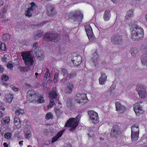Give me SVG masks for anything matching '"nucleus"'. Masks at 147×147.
Here are the masks:
<instances>
[{
	"instance_id": "nucleus-1",
	"label": "nucleus",
	"mask_w": 147,
	"mask_h": 147,
	"mask_svg": "<svg viewBox=\"0 0 147 147\" xmlns=\"http://www.w3.org/2000/svg\"><path fill=\"white\" fill-rule=\"evenodd\" d=\"M129 25L131 26L130 30L131 38L134 40L141 39L144 35L143 29L133 23H131Z\"/></svg>"
},
{
	"instance_id": "nucleus-2",
	"label": "nucleus",
	"mask_w": 147,
	"mask_h": 147,
	"mask_svg": "<svg viewBox=\"0 0 147 147\" xmlns=\"http://www.w3.org/2000/svg\"><path fill=\"white\" fill-rule=\"evenodd\" d=\"M58 96L57 91L55 88H53L52 90L49 92L50 102L49 104L47 106L48 109H50L55 103L58 102L59 100L57 98Z\"/></svg>"
},
{
	"instance_id": "nucleus-3",
	"label": "nucleus",
	"mask_w": 147,
	"mask_h": 147,
	"mask_svg": "<svg viewBox=\"0 0 147 147\" xmlns=\"http://www.w3.org/2000/svg\"><path fill=\"white\" fill-rule=\"evenodd\" d=\"M21 55L26 65H31L33 64V57L30 51L22 52Z\"/></svg>"
},
{
	"instance_id": "nucleus-4",
	"label": "nucleus",
	"mask_w": 147,
	"mask_h": 147,
	"mask_svg": "<svg viewBox=\"0 0 147 147\" xmlns=\"http://www.w3.org/2000/svg\"><path fill=\"white\" fill-rule=\"evenodd\" d=\"M78 121L75 119L74 118H70L67 121L65 127H72L70 130L73 131L78 125Z\"/></svg>"
},
{
	"instance_id": "nucleus-5",
	"label": "nucleus",
	"mask_w": 147,
	"mask_h": 147,
	"mask_svg": "<svg viewBox=\"0 0 147 147\" xmlns=\"http://www.w3.org/2000/svg\"><path fill=\"white\" fill-rule=\"evenodd\" d=\"M85 28L88 38L90 41H93L95 40V37L93 35L92 29L89 25L85 26Z\"/></svg>"
},
{
	"instance_id": "nucleus-6",
	"label": "nucleus",
	"mask_w": 147,
	"mask_h": 147,
	"mask_svg": "<svg viewBox=\"0 0 147 147\" xmlns=\"http://www.w3.org/2000/svg\"><path fill=\"white\" fill-rule=\"evenodd\" d=\"M75 98L76 102L80 104H83L87 102L86 95L83 93L78 94Z\"/></svg>"
},
{
	"instance_id": "nucleus-7",
	"label": "nucleus",
	"mask_w": 147,
	"mask_h": 147,
	"mask_svg": "<svg viewBox=\"0 0 147 147\" xmlns=\"http://www.w3.org/2000/svg\"><path fill=\"white\" fill-rule=\"evenodd\" d=\"M136 90L138 92L140 97L141 98H145L147 96V92L144 86L141 85L138 86L136 88Z\"/></svg>"
},
{
	"instance_id": "nucleus-8",
	"label": "nucleus",
	"mask_w": 147,
	"mask_h": 147,
	"mask_svg": "<svg viewBox=\"0 0 147 147\" xmlns=\"http://www.w3.org/2000/svg\"><path fill=\"white\" fill-rule=\"evenodd\" d=\"M88 114L92 122L96 124L98 122V114L94 111L90 110L88 111Z\"/></svg>"
},
{
	"instance_id": "nucleus-9",
	"label": "nucleus",
	"mask_w": 147,
	"mask_h": 147,
	"mask_svg": "<svg viewBox=\"0 0 147 147\" xmlns=\"http://www.w3.org/2000/svg\"><path fill=\"white\" fill-rule=\"evenodd\" d=\"M36 94L35 90L32 89L29 90L27 92V99L31 101L36 100V97H38L37 95Z\"/></svg>"
},
{
	"instance_id": "nucleus-10",
	"label": "nucleus",
	"mask_w": 147,
	"mask_h": 147,
	"mask_svg": "<svg viewBox=\"0 0 147 147\" xmlns=\"http://www.w3.org/2000/svg\"><path fill=\"white\" fill-rule=\"evenodd\" d=\"M121 134V130L117 125L114 126L111 130V136L112 137H116Z\"/></svg>"
},
{
	"instance_id": "nucleus-11",
	"label": "nucleus",
	"mask_w": 147,
	"mask_h": 147,
	"mask_svg": "<svg viewBox=\"0 0 147 147\" xmlns=\"http://www.w3.org/2000/svg\"><path fill=\"white\" fill-rule=\"evenodd\" d=\"M83 14L80 13H75L74 14L71 13L69 14V18L74 20H77L79 22H81L83 18Z\"/></svg>"
},
{
	"instance_id": "nucleus-12",
	"label": "nucleus",
	"mask_w": 147,
	"mask_h": 147,
	"mask_svg": "<svg viewBox=\"0 0 147 147\" xmlns=\"http://www.w3.org/2000/svg\"><path fill=\"white\" fill-rule=\"evenodd\" d=\"M47 10V14L49 16H53L55 14L54 9V5L51 4H47L46 6Z\"/></svg>"
},
{
	"instance_id": "nucleus-13",
	"label": "nucleus",
	"mask_w": 147,
	"mask_h": 147,
	"mask_svg": "<svg viewBox=\"0 0 147 147\" xmlns=\"http://www.w3.org/2000/svg\"><path fill=\"white\" fill-rule=\"evenodd\" d=\"M31 7L28 8L25 12V14L27 16L30 17L32 16L34 10L35 9L36 6L35 4L33 2L31 3Z\"/></svg>"
},
{
	"instance_id": "nucleus-14",
	"label": "nucleus",
	"mask_w": 147,
	"mask_h": 147,
	"mask_svg": "<svg viewBox=\"0 0 147 147\" xmlns=\"http://www.w3.org/2000/svg\"><path fill=\"white\" fill-rule=\"evenodd\" d=\"M122 37L119 35H113L111 38V41L113 43L117 44L122 43Z\"/></svg>"
},
{
	"instance_id": "nucleus-15",
	"label": "nucleus",
	"mask_w": 147,
	"mask_h": 147,
	"mask_svg": "<svg viewBox=\"0 0 147 147\" xmlns=\"http://www.w3.org/2000/svg\"><path fill=\"white\" fill-rule=\"evenodd\" d=\"M134 110L136 114L138 115L139 114H142L143 112L142 107H140V103L138 102L134 105Z\"/></svg>"
},
{
	"instance_id": "nucleus-16",
	"label": "nucleus",
	"mask_w": 147,
	"mask_h": 147,
	"mask_svg": "<svg viewBox=\"0 0 147 147\" xmlns=\"http://www.w3.org/2000/svg\"><path fill=\"white\" fill-rule=\"evenodd\" d=\"M82 58L79 55L74 56L72 59L71 63H73L74 65H77L81 63Z\"/></svg>"
},
{
	"instance_id": "nucleus-17",
	"label": "nucleus",
	"mask_w": 147,
	"mask_h": 147,
	"mask_svg": "<svg viewBox=\"0 0 147 147\" xmlns=\"http://www.w3.org/2000/svg\"><path fill=\"white\" fill-rule=\"evenodd\" d=\"M116 110L119 113L123 112L125 110V107L119 103L115 104Z\"/></svg>"
},
{
	"instance_id": "nucleus-18",
	"label": "nucleus",
	"mask_w": 147,
	"mask_h": 147,
	"mask_svg": "<svg viewBox=\"0 0 147 147\" xmlns=\"http://www.w3.org/2000/svg\"><path fill=\"white\" fill-rule=\"evenodd\" d=\"M98 56L96 52H95L93 55V57L91 59L90 62L93 63L95 66H96L98 61Z\"/></svg>"
},
{
	"instance_id": "nucleus-19",
	"label": "nucleus",
	"mask_w": 147,
	"mask_h": 147,
	"mask_svg": "<svg viewBox=\"0 0 147 147\" xmlns=\"http://www.w3.org/2000/svg\"><path fill=\"white\" fill-rule=\"evenodd\" d=\"M134 16V11L132 10L128 11L126 14L125 19L126 21L130 20Z\"/></svg>"
},
{
	"instance_id": "nucleus-20",
	"label": "nucleus",
	"mask_w": 147,
	"mask_h": 147,
	"mask_svg": "<svg viewBox=\"0 0 147 147\" xmlns=\"http://www.w3.org/2000/svg\"><path fill=\"white\" fill-rule=\"evenodd\" d=\"M101 76L99 78V83L100 84H104L107 79V76L104 72L101 73Z\"/></svg>"
},
{
	"instance_id": "nucleus-21",
	"label": "nucleus",
	"mask_w": 147,
	"mask_h": 147,
	"mask_svg": "<svg viewBox=\"0 0 147 147\" xmlns=\"http://www.w3.org/2000/svg\"><path fill=\"white\" fill-rule=\"evenodd\" d=\"M65 130V129H63L61 131L58 132L57 135L52 138V142L53 143L56 141L61 136Z\"/></svg>"
},
{
	"instance_id": "nucleus-22",
	"label": "nucleus",
	"mask_w": 147,
	"mask_h": 147,
	"mask_svg": "<svg viewBox=\"0 0 147 147\" xmlns=\"http://www.w3.org/2000/svg\"><path fill=\"white\" fill-rule=\"evenodd\" d=\"M111 14L109 11H105L103 16V18L105 21L109 20L111 18Z\"/></svg>"
},
{
	"instance_id": "nucleus-23",
	"label": "nucleus",
	"mask_w": 147,
	"mask_h": 147,
	"mask_svg": "<svg viewBox=\"0 0 147 147\" xmlns=\"http://www.w3.org/2000/svg\"><path fill=\"white\" fill-rule=\"evenodd\" d=\"M52 33L47 32L44 36L43 40L44 41H51V35Z\"/></svg>"
},
{
	"instance_id": "nucleus-24",
	"label": "nucleus",
	"mask_w": 147,
	"mask_h": 147,
	"mask_svg": "<svg viewBox=\"0 0 147 147\" xmlns=\"http://www.w3.org/2000/svg\"><path fill=\"white\" fill-rule=\"evenodd\" d=\"M43 30H38L34 34V38L37 39L39 37H42L43 35Z\"/></svg>"
},
{
	"instance_id": "nucleus-25",
	"label": "nucleus",
	"mask_w": 147,
	"mask_h": 147,
	"mask_svg": "<svg viewBox=\"0 0 147 147\" xmlns=\"http://www.w3.org/2000/svg\"><path fill=\"white\" fill-rule=\"evenodd\" d=\"M14 123L16 126L18 128H21V122L19 118H15L14 119Z\"/></svg>"
},
{
	"instance_id": "nucleus-26",
	"label": "nucleus",
	"mask_w": 147,
	"mask_h": 147,
	"mask_svg": "<svg viewBox=\"0 0 147 147\" xmlns=\"http://www.w3.org/2000/svg\"><path fill=\"white\" fill-rule=\"evenodd\" d=\"M51 41L57 42L58 41V35L57 34L52 33Z\"/></svg>"
},
{
	"instance_id": "nucleus-27",
	"label": "nucleus",
	"mask_w": 147,
	"mask_h": 147,
	"mask_svg": "<svg viewBox=\"0 0 147 147\" xmlns=\"http://www.w3.org/2000/svg\"><path fill=\"white\" fill-rule=\"evenodd\" d=\"M139 133V129L138 125H134L131 127V132Z\"/></svg>"
},
{
	"instance_id": "nucleus-28",
	"label": "nucleus",
	"mask_w": 147,
	"mask_h": 147,
	"mask_svg": "<svg viewBox=\"0 0 147 147\" xmlns=\"http://www.w3.org/2000/svg\"><path fill=\"white\" fill-rule=\"evenodd\" d=\"M24 110L20 108H18L15 110V114L17 115H22L24 114Z\"/></svg>"
},
{
	"instance_id": "nucleus-29",
	"label": "nucleus",
	"mask_w": 147,
	"mask_h": 147,
	"mask_svg": "<svg viewBox=\"0 0 147 147\" xmlns=\"http://www.w3.org/2000/svg\"><path fill=\"white\" fill-rule=\"evenodd\" d=\"M139 133H131V138L132 141H136L138 139Z\"/></svg>"
},
{
	"instance_id": "nucleus-30",
	"label": "nucleus",
	"mask_w": 147,
	"mask_h": 147,
	"mask_svg": "<svg viewBox=\"0 0 147 147\" xmlns=\"http://www.w3.org/2000/svg\"><path fill=\"white\" fill-rule=\"evenodd\" d=\"M34 49L33 50V51L34 53L36 54V55H38V57L40 59H42L44 57V56L42 55L41 56H40V55H38L39 54L38 53L40 51L39 48L38 47H36L34 48Z\"/></svg>"
},
{
	"instance_id": "nucleus-31",
	"label": "nucleus",
	"mask_w": 147,
	"mask_h": 147,
	"mask_svg": "<svg viewBox=\"0 0 147 147\" xmlns=\"http://www.w3.org/2000/svg\"><path fill=\"white\" fill-rule=\"evenodd\" d=\"M141 61L143 65L147 66V55L146 56H142L141 58Z\"/></svg>"
},
{
	"instance_id": "nucleus-32",
	"label": "nucleus",
	"mask_w": 147,
	"mask_h": 147,
	"mask_svg": "<svg viewBox=\"0 0 147 147\" xmlns=\"http://www.w3.org/2000/svg\"><path fill=\"white\" fill-rule=\"evenodd\" d=\"M10 121V120L8 117H6L3 118L1 121V123L3 124H5L9 123Z\"/></svg>"
},
{
	"instance_id": "nucleus-33",
	"label": "nucleus",
	"mask_w": 147,
	"mask_h": 147,
	"mask_svg": "<svg viewBox=\"0 0 147 147\" xmlns=\"http://www.w3.org/2000/svg\"><path fill=\"white\" fill-rule=\"evenodd\" d=\"M141 0H133L131 1L130 4L131 5L135 6L136 5L140 3V1Z\"/></svg>"
},
{
	"instance_id": "nucleus-34",
	"label": "nucleus",
	"mask_w": 147,
	"mask_h": 147,
	"mask_svg": "<svg viewBox=\"0 0 147 147\" xmlns=\"http://www.w3.org/2000/svg\"><path fill=\"white\" fill-rule=\"evenodd\" d=\"M25 137L27 139H29L31 136V134L30 131H24Z\"/></svg>"
},
{
	"instance_id": "nucleus-35",
	"label": "nucleus",
	"mask_w": 147,
	"mask_h": 147,
	"mask_svg": "<svg viewBox=\"0 0 147 147\" xmlns=\"http://www.w3.org/2000/svg\"><path fill=\"white\" fill-rule=\"evenodd\" d=\"M11 132L6 133L4 135V137L7 139H10L11 138Z\"/></svg>"
},
{
	"instance_id": "nucleus-36",
	"label": "nucleus",
	"mask_w": 147,
	"mask_h": 147,
	"mask_svg": "<svg viewBox=\"0 0 147 147\" xmlns=\"http://www.w3.org/2000/svg\"><path fill=\"white\" fill-rule=\"evenodd\" d=\"M37 98L38 99L36 100L38 102L40 103H42L44 102V98L43 97L41 96L40 95L39 96H38Z\"/></svg>"
},
{
	"instance_id": "nucleus-37",
	"label": "nucleus",
	"mask_w": 147,
	"mask_h": 147,
	"mask_svg": "<svg viewBox=\"0 0 147 147\" xmlns=\"http://www.w3.org/2000/svg\"><path fill=\"white\" fill-rule=\"evenodd\" d=\"M76 76V73L75 72L71 73L69 74H68L67 77L69 79H72Z\"/></svg>"
},
{
	"instance_id": "nucleus-38",
	"label": "nucleus",
	"mask_w": 147,
	"mask_h": 147,
	"mask_svg": "<svg viewBox=\"0 0 147 147\" xmlns=\"http://www.w3.org/2000/svg\"><path fill=\"white\" fill-rule=\"evenodd\" d=\"M53 117L52 113H49L47 114L46 115L45 118L47 120H49L50 119H51Z\"/></svg>"
},
{
	"instance_id": "nucleus-39",
	"label": "nucleus",
	"mask_w": 147,
	"mask_h": 147,
	"mask_svg": "<svg viewBox=\"0 0 147 147\" xmlns=\"http://www.w3.org/2000/svg\"><path fill=\"white\" fill-rule=\"evenodd\" d=\"M0 48L3 51H5L6 49V47L4 43L0 41Z\"/></svg>"
},
{
	"instance_id": "nucleus-40",
	"label": "nucleus",
	"mask_w": 147,
	"mask_h": 147,
	"mask_svg": "<svg viewBox=\"0 0 147 147\" xmlns=\"http://www.w3.org/2000/svg\"><path fill=\"white\" fill-rule=\"evenodd\" d=\"M13 98V96L12 95H9L8 96V97H7V101L8 102H11Z\"/></svg>"
},
{
	"instance_id": "nucleus-41",
	"label": "nucleus",
	"mask_w": 147,
	"mask_h": 147,
	"mask_svg": "<svg viewBox=\"0 0 147 147\" xmlns=\"http://www.w3.org/2000/svg\"><path fill=\"white\" fill-rule=\"evenodd\" d=\"M46 72L45 73L44 77H45L46 78H48L50 76V74L49 73V70L48 68H46Z\"/></svg>"
},
{
	"instance_id": "nucleus-42",
	"label": "nucleus",
	"mask_w": 147,
	"mask_h": 147,
	"mask_svg": "<svg viewBox=\"0 0 147 147\" xmlns=\"http://www.w3.org/2000/svg\"><path fill=\"white\" fill-rule=\"evenodd\" d=\"M61 71L62 72L61 74H62L64 76L68 75V74L67 73V71L66 69H65V68H62L61 70Z\"/></svg>"
},
{
	"instance_id": "nucleus-43",
	"label": "nucleus",
	"mask_w": 147,
	"mask_h": 147,
	"mask_svg": "<svg viewBox=\"0 0 147 147\" xmlns=\"http://www.w3.org/2000/svg\"><path fill=\"white\" fill-rule=\"evenodd\" d=\"M54 111L58 115H59L62 113V111L60 109L56 108H54Z\"/></svg>"
},
{
	"instance_id": "nucleus-44",
	"label": "nucleus",
	"mask_w": 147,
	"mask_h": 147,
	"mask_svg": "<svg viewBox=\"0 0 147 147\" xmlns=\"http://www.w3.org/2000/svg\"><path fill=\"white\" fill-rule=\"evenodd\" d=\"M67 86L72 89L74 88L73 83L72 81H70L67 85Z\"/></svg>"
},
{
	"instance_id": "nucleus-45",
	"label": "nucleus",
	"mask_w": 147,
	"mask_h": 147,
	"mask_svg": "<svg viewBox=\"0 0 147 147\" xmlns=\"http://www.w3.org/2000/svg\"><path fill=\"white\" fill-rule=\"evenodd\" d=\"M10 35L9 34H4L3 35V39L5 40H7L9 38Z\"/></svg>"
},
{
	"instance_id": "nucleus-46",
	"label": "nucleus",
	"mask_w": 147,
	"mask_h": 147,
	"mask_svg": "<svg viewBox=\"0 0 147 147\" xmlns=\"http://www.w3.org/2000/svg\"><path fill=\"white\" fill-rule=\"evenodd\" d=\"M130 52L132 55L135 56H136L137 51V50H134L133 49H131L130 50Z\"/></svg>"
},
{
	"instance_id": "nucleus-47",
	"label": "nucleus",
	"mask_w": 147,
	"mask_h": 147,
	"mask_svg": "<svg viewBox=\"0 0 147 147\" xmlns=\"http://www.w3.org/2000/svg\"><path fill=\"white\" fill-rule=\"evenodd\" d=\"M1 79L3 80L7 81L9 79V77L7 75H3L1 77Z\"/></svg>"
},
{
	"instance_id": "nucleus-48",
	"label": "nucleus",
	"mask_w": 147,
	"mask_h": 147,
	"mask_svg": "<svg viewBox=\"0 0 147 147\" xmlns=\"http://www.w3.org/2000/svg\"><path fill=\"white\" fill-rule=\"evenodd\" d=\"M58 74L57 73L55 74L54 78V81L55 82H56L58 81Z\"/></svg>"
},
{
	"instance_id": "nucleus-49",
	"label": "nucleus",
	"mask_w": 147,
	"mask_h": 147,
	"mask_svg": "<svg viewBox=\"0 0 147 147\" xmlns=\"http://www.w3.org/2000/svg\"><path fill=\"white\" fill-rule=\"evenodd\" d=\"M66 105L67 106H71L72 104V101L71 100L68 99L67 100Z\"/></svg>"
},
{
	"instance_id": "nucleus-50",
	"label": "nucleus",
	"mask_w": 147,
	"mask_h": 147,
	"mask_svg": "<svg viewBox=\"0 0 147 147\" xmlns=\"http://www.w3.org/2000/svg\"><path fill=\"white\" fill-rule=\"evenodd\" d=\"M18 69H19L20 71L21 72H24L26 71V69L24 67H21L19 66L18 68Z\"/></svg>"
},
{
	"instance_id": "nucleus-51",
	"label": "nucleus",
	"mask_w": 147,
	"mask_h": 147,
	"mask_svg": "<svg viewBox=\"0 0 147 147\" xmlns=\"http://www.w3.org/2000/svg\"><path fill=\"white\" fill-rule=\"evenodd\" d=\"M72 90L67 86L65 89V91L67 93H70L72 91Z\"/></svg>"
},
{
	"instance_id": "nucleus-52",
	"label": "nucleus",
	"mask_w": 147,
	"mask_h": 147,
	"mask_svg": "<svg viewBox=\"0 0 147 147\" xmlns=\"http://www.w3.org/2000/svg\"><path fill=\"white\" fill-rule=\"evenodd\" d=\"M7 67L11 69H13V63H9L7 65Z\"/></svg>"
},
{
	"instance_id": "nucleus-53",
	"label": "nucleus",
	"mask_w": 147,
	"mask_h": 147,
	"mask_svg": "<svg viewBox=\"0 0 147 147\" xmlns=\"http://www.w3.org/2000/svg\"><path fill=\"white\" fill-rule=\"evenodd\" d=\"M113 3H115L116 4L117 3H121L123 0H112Z\"/></svg>"
},
{
	"instance_id": "nucleus-54",
	"label": "nucleus",
	"mask_w": 147,
	"mask_h": 147,
	"mask_svg": "<svg viewBox=\"0 0 147 147\" xmlns=\"http://www.w3.org/2000/svg\"><path fill=\"white\" fill-rule=\"evenodd\" d=\"M47 22H48V21H44L40 24H38L37 25V26H42L44 24L47 23Z\"/></svg>"
},
{
	"instance_id": "nucleus-55",
	"label": "nucleus",
	"mask_w": 147,
	"mask_h": 147,
	"mask_svg": "<svg viewBox=\"0 0 147 147\" xmlns=\"http://www.w3.org/2000/svg\"><path fill=\"white\" fill-rule=\"evenodd\" d=\"M11 88H12L13 90L15 91H17L18 90V89L17 88L13 86H11Z\"/></svg>"
},
{
	"instance_id": "nucleus-56",
	"label": "nucleus",
	"mask_w": 147,
	"mask_h": 147,
	"mask_svg": "<svg viewBox=\"0 0 147 147\" xmlns=\"http://www.w3.org/2000/svg\"><path fill=\"white\" fill-rule=\"evenodd\" d=\"M7 6H5L3 8V9L2 11L4 13H5V12L6 11V10L7 9Z\"/></svg>"
},
{
	"instance_id": "nucleus-57",
	"label": "nucleus",
	"mask_w": 147,
	"mask_h": 147,
	"mask_svg": "<svg viewBox=\"0 0 147 147\" xmlns=\"http://www.w3.org/2000/svg\"><path fill=\"white\" fill-rule=\"evenodd\" d=\"M3 67L2 65H0V73H1L3 72Z\"/></svg>"
},
{
	"instance_id": "nucleus-58",
	"label": "nucleus",
	"mask_w": 147,
	"mask_h": 147,
	"mask_svg": "<svg viewBox=\"0 0 147 147\" xmlns=\"http://www.w3.org/2000/svg\"><path fill=\"white\" fill-rule=\"evenodd\" d=\"M37 43L35 42L33 45V48H36V47H37Z\"/></svg>"
},
{
	"instance_id": "nucleus-59",
	"label": "nucleus",
	"mask_w": 147,
	"mask_h": 147,
	"mask_svg": "<svg viewBox=\"0 0 147 147\" xmlns=\"http://www.w3.org/2000/svg\"><path fill=\"white\" fill-rule=\"evenodd\" d=\"M4 14L2 13H0V18H3L4 17Z\"/></svg>"
},
{
	"instance_id": "nucleus-60",
	"label": "nucleus",
	"mask_w": 147,
	"mask_h": 147,
	"mask_svg": "<svg viewBox=\"0 0 147 147\" xmlns=\"http://www.w3.org/2000/svg\"><path fill=\"white\" fill-rule=\"evenodd\" d=\"M2 61L3 62H5L6 61V57H2L1 58Z\"/></svg>"
},
{
	"instance_id": "nucleus-61",
	"label": "nucleus",
	"mask_w": 147,
	"mask_h": 147,
	"mask_svg": "<svg viewBox=\"0 0 147 147\" xmlns=\"http://www.w3.org/2000/svg\"><path fill=\"white\" fill-rule=\"evenodd\" d=\"M67 79H63L62 81V82H67Z\"/></svg>"
},
{
	"instance_id": "nucleus-62",
	"label": "nucleus",
	"mask_w": 147,
	"mask_h": 147,
	"mask_svg": "<svg viewBox=\"0 0 147 147\" xmlns=\"http://www.w3.org/2000/svg\"><path fill=\"white\" fill-rule=\"evenodd\" d=\"M0 109L2 110H4L5 109V108L2 106H1L0 107Z\"/></svg>"
},
{
	"instance_id": "nucleus-63",
	"label": "nucleus",
	"mask_w": 147,
	"mask_h": 147,
	"mask_svg": "<svg viewBox=\"0 0 147 147\" xmlns=\"http://www.w3.org/2000/svg\"><path fill=\"white\" fill-rule=\"evenodd\" d=\"M3 145L4 146V147H8V145L6 143H4L3 144Z\"/></svg>"
},
{
	"instance_id": "nucleus-64",
	"label": "nucleus",
	"mask_w": 147,
	"mask_h": 147,
	"mask_svg": "<svg viewBox=\"0 0 147 147\" xmlns=\"http://www.w3.org/2000/svg\"><path fill=\"white\" fill-rule=\"evenodd\" d=\"M3 1H0V6L2 5L3 3Z\"/></svg>"
}]
</instances>
